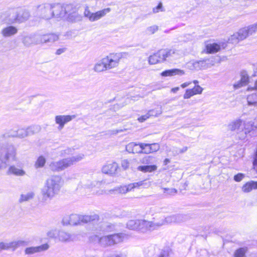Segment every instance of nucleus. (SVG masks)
Segmentation results:
<instances>
[{"instance_id": "42", "label": "nucleus", "mask_w": 257, "mask_h": 257, "mask_svg": "<svg viewBox=\"0 0 257 257\" xmlns=\"http://www.w3.org/2000/svg\"><path fill=\"white\" fill-rule=\"evenodd\" d=\"M49 167L54 172H61L59 161L51 162L49 165Z\"/></svg>"}, {"instance_id": "21", "label": "nucleus", "mask_w": 257, "mask_h": 257, "mask_svg": "<svg viewBox=\"0 0 257 257\" xmlns=\"http://www.w3.org/2000/svg\"><path fill=\"white\" fill-rule=\"evenodd\" d=\"M49 248V245L47 243L42 244L38 246H32L27 247L25 250V252L27 254H31L36 252L46 250Z\"/></svg>"}, {"instance_id": "57", "label": "nucleus", "mask_w": 257, "mask_h": 257, "mask_svg": "<svg viewBox=\"0 0 257 257\" xmlns=\"http://www.w3.org/2000/svg\"><path fill=\"white\" fill-rule=\"evenodd\" d=\"M247 91H257V79L254 81L253 86L249 85L247 89Z\"/></svg>"}, {"instance_id": "6", "label": "nucleus", "mask_w": 257, "mask_h": 257, "mask_svg": "<svg viewBox=\"0 0 257 257\" xmlns=\"http://www.w3.org/2000/svg\"><path fill=\"white\" fill-rule=\"evenodd\" d=\"M41 126L39 125H33L27 128H21L16 131L10 130L5 134V137H17L19 138H24L39 133L41 131Z\"/></svg>"}, {"instance_id": "20", "label": "nucleus", "mask_w": 257, "mask_h": 257, "mask_svg": "<svg viewBox=\"0 0 257 257\" xmlns=\"http://www.w3.org/2000/svg\"><path fill=\"white\" fill-rule=\"evenodd\" d=\"M185 74L184 70L175 68L169 69L162 72L161 74L163 77H172L176 75L182 76Z\"/></svg>"}, {"instance_id": "54", "label": "nucleus", "mask_w": 257, "mask_h": 257, "mask_svg": "<svg viewBox=\"0 0 257 257\" xmlns=\"http://www.w3.org/2000/svg\"><path fill=\"white\" fill-rule=\"evenodd\" d=\"M194 95L197 94H200L202 93L203 88L199 85H195L194 88L192 89Z\"/></svg>"}, {"instance_id": "35", "label": "nucleus", "mask_w": 257, "mask_h": 257, "mask_svg": "<svg viewBox=\"0 0 257 257\" xmlns=\"http://www.w3.org/2000/svg\"><path fill=\"white\" fill-rule=\"evenodd\" d=\"M65 17L74 13L76 9L72 4H63Z\"/></svg>"}, {"instance_id": "3", "label": "nucleus", "mask_w": 257, "mask_h": 257, "mask_svg": "<svg viewBox=\"0 0 257 257\" xmlns=\"http://www.w3.org/2000/svg\"><path fill=\"white\" fill-rule=\"evenodd\" d=\"M16 149L13 145L3 146L0 150V170L7 168L11 160L16 161Z\"/></svg>"}, {"instance_id": "9", "label": "nucleus", "mask_w": 257, "mask_h": 257, "mask_svg": "<svg viewBox=\"0 0 257 257\" xmlns=\"http://www.w3.org/2000/svg\"><path fill=\"white\" fill-rule=\"evenodd\" d=\"M153 157L148 156L141 160V162L144 165L139 166L137 167V170L143 173H152L156 171L158 167L156 165H150L152 163Z\"/></svg>"}, {"instance_id": "46", "label": "nucleus", "mask_w": 257, "mask_h": 257, "mask_svg": "<svg viewBox=\"0 0 257 257\" xmlns=\"http://www.w3.org/2000/svg\"><path fill=\"white\" fill-rule=\"evenodd\" d=\"M209 61L210 60L209 59L199 61V65L200 66V69H206L210 67L211 66L213 65V64H211Z\"/></svg>"}, {"instance_id": "62", "label": "nucleus", "mask_w": 257, "mask_h": 257, "mask_svg": "<svg viewBox=\"0 0 257 257\" xmlns=\"http://www.w3.org/2000/svg\"><path fill=\"white\" fill-rule=\"evenodd\" d=\"M245 85V84H243L240 80L233 84V87L234 89H237Z\"/></svg>"}, {"instance_id": "45", "label": "nucleus", "mask_w": 257, "mask_h": 257, "mask_svg": "<svg viewBox=\"0 0 257 257\" xmlns=\"http://www.w3.org/2000/svg\"><path fill=\"white\" fill-rule=\"evenodd\" d=\"M48 43V34L37 36L36 37V43Z\"/></svg>"}, {"instance_id": "37", "label": "nucleus", "mask_w": 257, "mask_h": 257, "mask_svg": "<svg viewBox=\"0 0 257 257\" xmlns=\"http://www.w3.org/2000/svg\"><path fill=\"white\" fill-rule=\"evenodd\" d=\"M220 50V46L216 43L208 44L206 46L207 52L208 53H214Z\"/></svg>"}, {"instance_id": "13", "label": "nucleus", "mask_w": 257, "mask_h": 257, "mask_svg": "<svg viewBox=\"0 0 257 257\" xmlns=\"http://www.w3.org/2000/svg\"><path fill=\"white\" fill-rule=\"evenodd\" d=\"M185 215L183 214L178 213L168 215L163 218L164 225L171 223H179L185 220Z\"/></svg>"}, {"instance_id": "18", "label": "nucleus", "mask_w": 257, "mask_h": 257, "mask_svg": "<svg viewBox=\"0 0 257 257\" xmlns=\"http://www.w3.org/2000/svg\"><path fill=\"white\" fill-rule=\"evenodd\" d=\"M7 174L10 175H13L16 176H24L26 174V171L22 168L15 165L10 166L7 171Z\"/></svg>"}, {"instance_id": "51", "label": "nucleus", "mask_w": 257, "mask_h": 257, "mask_svg": "<svg viewBox=\"0 0 257 257\" xmlns=\"http://www.w3.org/2000/svg\"><path fill=\"white\" fill-rule=\"evenodd\" d=\"M165 10L163 8L162 2H160L158 5L153 9L152 12L154 14L158 13L160 12H164Z\"/></svg>"}, {"instance_id": "56", "label": "nucleus", "mask_w": 257, "mask_h": 257, "mask_svg": "<svg viewBox=\"0 0 257 257\" xmlns=\"http://www.w3.org/2000/svg\"><path fill=\"white\" fill-rule=\"evenodd\" d=\"M244 174L242 173H238L234 176V180L236 182H240L244 178Z\"/></svg>"}, {"instance_id": "53", "label": "nucleus", "mask_w": 257, "mask_h": 257, "mask_svg": "<svg viewBox=\"0 0 257 257\" xmlns=\"http://www.w3.org/2000/svg\"><path fill=\"white\" fill-rule=\"evenodd\" d=\"M131 163V161L127 160L124 159L121 162V166L124 170H127L129 168Z\"/></svg>"}, {"instance_id": "16", "label": "nucleus", "mask_w": 257, "mask_h": 257, "mask_svg": "<svg viewBox=\"0 0 257 257\" xmlns=\"http://www.w3.org/2000/svg\"><path fill=\"white\" fill-rule=\"evenodd\" d=\"M64 225H76L80 224V215L72 214L64 217L62 220Z\"/></svg>"}, {"instance_id": "29", "label": "nucleus", "mask_w": 257, "mask_h": 257, "mask_svg": "<svg viewBox=\"0 0 257 257\" xmlns=\"http://www.w3.org/2000/svg\"><path fill=\"white\" fill-rule=\"evenodd\" d=\"M246 101L248 106H253L257 108V93H253L247 95Z\"/></svg>"}, {"instance_id": "28", "label": "nucleus", "mask_w": 257, "mask_h": 257, "mask_svg": "<svg viewBox=\"0 0 257 257\" xmlns=\"http://www.w3.org/2000/svg\"><path fill=\"white\" fill-rule=\"evenodd\" d=\"M36 37L37 36L34 35L24 36L23 38L22 42L27 47H29L32 44H37L36 43Z\"/></svg>"}, {"instance_id": "24", "label": "nucleus", "mask_w": 257, "mask_h": 257, "mask_svg": "<svg viewBox=\"0 0 257 257\" xmlns=\"http://www.w3.org/2000/svg\"><path fill=\"white\" fill-rule=\"evenodd\" d=\"M166 60L169 59L171 60H176L180 58L181 54L180 52L175 49H164Z\"/></svg>"}, {"instance_id": "59", "label": "nucleus", "mask_w": 257, "mask_h": 257, "mask_svg": "<svg viewBox=\"0 0 257 257\" xmlns=\"http://www.w3.org/2000/svg\"><path fill=\"white\" fill-rule=\"evenodd\" d=\"M139 144H140V149H141V154L142 153L145 154V151L148 150L147 149V147H148V146H149L148 144L140 143Z\"/></svg>"}, {"instance_id": "41", "label": "nucleus", "mask_w": 257, "mask_h": 257, "mask_svg": "<svg viewBox=\"0 0 257 257\" xmlns=\"http://www.w3.org/2000/svg\"><path fill=\"white\" fill-rule=\"evenodd\" d=\"M163 112L162 107L160 106L159 108H156L152 109H150L148 111V114L150 117H158Z\"/></svg>"}, {"instance_id": "31", "label": "nucleus", "mask_w": 257, "mask_h": 257, "mask_svg": "<svg viewBox=\"0 0 257 257\" xmlns=\"http://www.w3.org/2000/svg\"><path fill=\"white\" fill-rule=\"evenodd\" d=\"M6 23L11 24L15 23H18V12L13 11L10 12L7 18L5 20Z\"/></svg>"}, {"instance_id": "60", "label": "nucleus", "mask_w": 257, "mask_h": 257, "mask_svg": "<svg viewBox=\"0 0 257 257\" xmlns=\"http://www.w3.org/2000/svg\"><path fill=\"white\" fill-rule=\"evenodd\" d=\"M150 117L149 116V114H148V113H147L146 114L142 115L141 116L139 117L138 118V120L140 122H143L146 120L147 119L149 118Z\"/></svg>"}, {"instance_id": "32", "label": "nucleus", "mask_w": 257, "mask_h": 257, "mask_svg": "<svg viewBox=\"0 0 257 257\" xmlns=\"http://www.w3.org/2000/svg\"><path fill=\"white\" fill-rule=\"evenodd\" d=\"M149 221L139 219L138 224V230L142 232L149 231Z\"/></svg>"}, {"instance_id": "14", "label": "nucleus", "mask_w": 257, "mask_h": 257, "mask_svg": "<svg viewBox=\"0 0 257 257\" xmlns=\"http://www.w3.org/2000/svg\"><path fill=\"white\" fill-rule=\"evenodd\" d=\"M119 168L118 165L116 162H111L104 165L101 169L103 173L110 176H114L117 173Z\"/></svg>"}, {"instance_id": "30", "label": "nucleus", "mask_w": 257, "mask_h": 257, "mask_svg": "<svg viewBox=\"0 0 257 257\" xmlns=\"http://www.w3.org/2000/svg\"><path fill=\"white\" fill-rule=\"evenodd\" d=\"M126 149L130 153L141 154V149H140L139 144L131 143L126 146Z\"/></svg>"}, {"instance_id": "49", "label": "nucleus", "mask_w": 257, "mask_h": 257, "mask_svg": "<svg viewBox=\"0 0 257 257\" xmlns=\"http://www.w3.org/2000/svg\"><path fill=\"white\" fill-rule=\"evenodd\" d=\"M59 231L57 229H51L48 231L47 235L50 238H58Z\"/></svg>"}, {"instance_id": "8", "label": "nucleus", "mask_w": 257, "mask_h": 257, "mask_svg": "<svg viewBox=\"0 0 257 257\" xmlns=\"http://www.w3.org/2000/svg\"><path fill=\"white\" fill-rule=\"evenodd\" d=\"M110 11V8H107L95 13H92L90 11L89 7L86 6L85 8L84 16L85 17L87 18L90 22H93L100 20L109 13Z\"/></svg>"}, {"instance_id": "40", "label": "nucleus", "mask_w": 257, "mask_h": 257, "mask_svg": "<svg viewBox=\"0 0 257 257\" xmlns=\"http://www.w3.org/2000/svg\"><path fill=\"white\" fill-rule=\"evenodd\" d=\"M149 150L145 151V154H148L157 152L160 149L158 143L148 144Z\"/></svg>"}, {"instance_id": "61", "label": "nucleus", "mask_w": 257, "mask_h": 257, "mask_svg": "<svg viewBox=\"0 0 257 257\" xmlns=\"http://www.w3.org/2000/svg\"><path fill=\"white\" fill-rule=\"evenodd\" d=\"M107 257H126V255L124 253L119 252L111 254Z\"/></svg>"}, {"instance_id": "23", "label": "nucleus", "mask_w": 257, "mask_h": 257, "mask_svg": "<svg viewBox=\"0 0 257 257\" xmlns=\"http://www.w3.org/2000/svg\"><path fill=\"white\" fill-rule=\"evenodd\" d=\"M6 250L9 249H15L21 246H25L28 244V242L25 240H18L9 242H5Z\"/></svg>"}, {"instance_id": "19", "label": "nucleus", "mask_w": 257, "mask_h": 257, "mask_svg": "<svg viewBox=\"0 0 257 257\" xmlns=\"http://www.w3.org/2000/svg\"><path fill=\"white\" fill-rule=\"evenodd\" d=\"M58 239L61 242H70L73 241L75 237L73 234L64 230H59Z\"/></svg>"}, {"instance_id": "12", "label": "nucleus", "mask_w": 257, "mask_h": 257, "mask_svg": "<svg viewBox=\"0 0 257 257\" xmlns=\"http://www.w3.org/2000/svg\"><path fill=\"white\" fill-rule=\"evenodd\" d=\"M165 50L162 49L151 55L149 57L148 61L150 65L162 63L166 61Z\"/></svg>"}, {"instance_id": "17", "label": "nucleus", "mask_w": 257, "mask_h": 257, "mask_svg": "<svg viewBox=\"0 0 257 257\" xmlns=\"http://www.w3.org/2000/svg\"><path fill=\"white\" fill-rule=\"evenodd\" d=\"M52 12L53 13V17L56 18H64L65 12H64L63 5L60 4H51Z\"/></svg>"}, {"instance_id": "5", "label": "nucleus", "mask_w": 257, "mask_h": 257, "mask_svg": "<svg viewBox=\"0 0 257 257\" xmlns=\"http://www.w3.org/2000/svg\"><path fill=\"white\" fill-rule=\"evenodd\" d=\"M125 234L123 233H116L111 235L100 237L97 235L91 236L90 239L94 242H98L101 245L106 246L114 245L122 242L124 238Z\"/></svg>"}, {"instance_id": "52", "label": "nucleus", "mask_w": 257, "mask_h": 257, "mask_svg": "<svg viewBox=\"0 0 257 257\" xmlns=\"http://www.w3.org/2000/svg\"><path fill=\"white\" fill-rule=\"evenodd\" d=\"M48 38V43L54 42L59 39V36L55 34H47Z\"/></svg>"}, {"instance_id": "44", "label": "nucleus", "mask_w": 257, "mask_h": 257, "mask_svg": "<svg viewBox=\"0 0 257 257\" xmlns=\"http://www.w3.org/2000/svg\"><path fill=\"white\" fill-rule=\"evenodd\" d=\"M46 163V159L43 156H40L37 160L35 164L36 168H42Z\"/></svg>"}, {"instance_id": "15", "label": "nucleus", "mask_w": 257, "mask_h": 257, "mask_svg": "<svg viewBox=\"0 0 257 257\" xmlns=\"http://www.w3.org/2000/svg\"><path fill=\"white\" fill-rule=\"evenodd\" d=\"M75 115H59L55 116V122L59 125L58 129L62 130L66 123L70 121L72 119L75 118Z\"/></svg>"}, {"instance_id": "50", "label": "nucleus", "mask_w": 257, "mask_h": 257, "mask_svg": "<svg viewBox=\"0 0 257 257\" xmlns=\"http://www.w3.org/2000/svg\"><path fill=\"white\" fill-rule=\"evenodd\" d=\"M246 251L245 248H240L236 250L234 253V257H243Z\"/></svg>"}, {"instance_id": "10", "label": "nucleus", "mask_w": 257, "mask_h": 257, "mask_svg": "<svg viewBox=\"0 0 257 257\" xmlns=\"http://www.w3.org/2000/svg\"><path fill=\"white\" fill-rule=\"evenodd\" d=\"M84 157V155L80 154L70 157L64 158L59 160L61 171H62L68 167L73 165L77 162L81 161Z\"/></svg>"}, {"instance_id": "26", "label": "nucleus", "mask_w": 257, "mask_h": 257, "mask_svg": "<svg viewBox=\"0 0 257 257\" xmlns=\"http://www.w3.org/2000/svg\"><path fill=\"white\" fill-rule=\"evenodd\" d=\"M92 70L94 72L97 73L108 71L101 59L94 64Z\"/></svg>"}, {"instance_id": "34", "label": "nucleus", "mask_w": 257, "mask_h": 257, "mask_svg": "<svg viewBox=\"0 0 257 257\" xmlns=\"http://www.w3.org/2000/svg\"><path fill=\"white\" fill-rule=\"evenodd\" d=\"M35 194L33 192H28L26 193L22 194L19 199L20 203L29 201L33 199Z\"/></svg>"}, {"instance_id": "63", "label": "nucleus", "mask_w": 257, "mask_h": 257, "mask_svg": "<svg viewBox=\"0 0 257 257\" xmlns=\"http://www.w3.org/2000/svg\"><path fill=\"white\" fill-rule=\"evenodd\" d=\"M193 67L196 69H200V66L199 65V61L193 62Z\"/></svg>"}, {"instance_id": "33", "label": "nucleus", "mask_w": 257, "mask_h": 257, "mask_svg": "<svg viewBox=\"0 0 257 257\" xmlns=\"http://www.w3.org/2000/svg\"><path fill=\"white\" fill-rule=\"evenodd\" d=\"M163 225H164L163 218L159 220L149 221V231L157 229Z\"/></svg>"}, {"instance_id": "58", "label": "nucleus", "mask_w": 257, "mask_h": 257, "mask_svg": "<svg viewBox=\"0 0 257 257\" xmlns=\"http://www.w3.org/2000/svg\"><path fill=\"white\" fill-rule=\"evenodd\" d=\"M176 192V190L174 188H164V193L167 194H174Z\"/></svg>"}, {"instance_id": "1", "label": "nucleus", "mask_w": 257, "mask_h": 257, "mask_svg": "<svg viewBox=\"0 0 257 257\" xmlns=\"http://www.w3.org/2000/svg\"><path fill=\"white\" fill-rule=\"evenodd\" d=\"M63 184L61 176L53 175L48 178L43 187L41 190V193L43 200H51L58 194Z\"/></svg>"}, {"instance_id": "7", "label": "nucleus", "mask_w": 257, "mask_h": 257, "mask_svg": "<svg viewBox=\"0 0 257 257\" xmlns=\"http://www.w3.org/2000/svg\"><path fill=\"white\" fill-rule=\"evenodd\" d=\"M123 55L121 53H112L101 58L108 70L117 67Z\"/></svg>"}, {"instance_id": "36", "label": "nucleus", "mask_w": 257, "mask_h": 257, "mask_svg": "<svg viewBox=\"0 0 257 257\" xmlns=\"http://www.w3.org/2000/svg\"><path fill=\"white\" fill-rule=\"evenodd\" d=\"M98 216L96 214L93 215H80V222L87 223L91 221L97 219Z\"/></svg>"}, {"instance_id": "64", "label": "nucleus", "mask_w": 257, "mask_h": 257, "mask_svg": "<svg viewBox=\"0 0 257 257\" xmlns=\"http://www.w3.org/2000/svg\"><path fill=\"white\" fill-rule=\"evenodd\" d=\"M3 250H6L5 242H0V251Z\"/></svg>"}, {"instance_id": "27", "label": "nucleus", "mask_w": 257, "mask_h": 257, "mask_svg": "<svg viewBox=\"0 0 257 257\" xmlns=\"http://www.w3.org/2000/svg\"><path fill=\"white\" fill-rule=\"evenodd\" d=\"M241 189L244 193H248L253 189H257V181H250L246 183L242 186Z\"/></svg>"}, {"instance_id": "22", "label": "nucleus", "mask_w": 257, "mask_h": 257, "mask_svg": "<svg viewBox=\"0 0 257 257\" xmlns=\"http://www.w3.org/2000/svg\"><path fill=\"white\" fill-rule=\"evenodd\" d=\"M18 29L14 26H7L2 30L1 34L4 37H10L18 33Z\"/></svg>"}, {"instance_id": "48", "label": "nucleus", "mask_w": 257, "mask_h": 257, "mask_svg": "<svg viewBox=\"0 0 257 257\" xmlns=\"http://www.w3.org/2000/svg\"><path fill=\"white\" fill-rule=\"evenodd\" d=\"M241 81V83L243 84H245L246 85L249 82V77L246 72L242 71L241 73V78L240 79Z\"/></svg>"}, {"instance_id": "4", "label": "nucleus", "mask_w": 257, "mask_h": 257, "mask_svg": "<svg viewBox=\"0 0 257 257\" xmlns=\"http://www.w3.org/2000/svg\"><path fill=\"white\" fill-rule=\"evenodd\" d=\"M257 32V23L253 24L240 29L228 38V42L236 44L239 41L246 39L248 36Z\"/></svg>"}, {"instance_id": "25", "label": "nucleus", "mask_w": 257, "mask_h": 257, "mask_svg": "<svg viewBox=\"0 0 257 257\" xmlns=\"http://www.w3.org/2000/svg\"><path fill=\"white\" fill-rule=\"evenodd\" d=\"M130 185L131 186L130 188L133 190L136 188L139 189L141 188L149 187L151 185V183L150 182H147L146 180H144L131 183Z\"/></svg>"}, {"instance_id": "55", "label": "nucleus", "mask_w": 257, "mask_h": 257, "mask_svg": "<svg viewBox=\"0 0 257 257\" xmlns=\"http://www.w3.org/2000/svg\"><path fill=\"white\" fill-rule=\"evenodd\" d=\"M193 95H194V94L192 89H187L185 91V92L183 95V98L184 99H188Z\"/></svg>"}, {"instance_id": "38", "label": "nucleus", "mask_w": 257, "mask_h": 257, "mask_svg": "<svg viewBox=\"0 0 257 257\" xmlns=\"http://www.w3.org/2000/svg\"><path fill=\"white\" fill-rule=\"evenodd\" d=\"M30 17L29 13L26 11H20L18 12V23H22L27 20Z\"/></svg>"}, {"instance_id": "2", "label": "nucleus", "mask_w": 257, "mask_h": 257, "mask_svg": "<svg viewBox=\"0 0 257 257\" xmlns=\"http://www.w3.org/2000/svg\"><path fill=\"white\" fill-rule=\"evenodd\" d=\"M227 127L228 131L235 132L240 140L245 139L247 135L255 127L252 121H245L240 118L231 121Z\"/></svg>"}, {"instance_id": "43", "label": "nucleus", "mask_w": 257, "mask_h": 257, "mask_svg": "<svg viewBox=\"0 0 257 257\" xmlns=\"http://www.w3.org/2000/svg\"><path fill=\"white\" fill-rule=\"evenodd\" d=\"M139 220V219L129 220L126 224L127 228L132 230H138Z\"/></svg>"}, {"instance_id": "39", "label": "nucleus", "mask_w": 257, "mask_h": 257, "mask_svg": "<svg viewBox=\"0 0 257 257\" xmlns=\"http://www.w3.org/2000/svg\"><path fill=\"white\" fill-rule=\"evenodd\" d=\"M130 187V185L128 184L127 186H120L119 187L115 188L114 189L109 190V192H117L119 193L125 194L132 190Z\"/></svg>"}, {"instance_id": "47", "label": "nucleus", "mask_w": 257, "mask_h": 257, "mask_svg": "<svg viewBox=\"0 0 257 257\" xmlns=\"http://www.w3.org/2000/svg\"><path fill=\"white\" fill-rule=\"evenodd\" d=\"M159 30V26L157 25H152L148 27L146 29V33L148 35H152L155 34Z\"/></svg>"}, {"instance_id": "11", "label": "nucleus", "mask_w": 257, "mask_h": 257, "mask_svg": "<svg viewBox=\"0 0 257 257\" xmlns=\"http://www.w3.org/2000/svg\"><path fill=\"white\" fill-rule=\"evenodd\" d=\"M51 4H43L37 7V14L43 19L49 20L53 18Z\"/></svg>"}]
</instances>
